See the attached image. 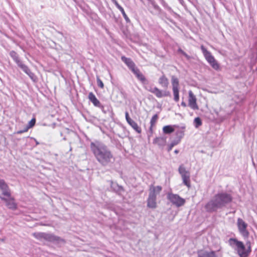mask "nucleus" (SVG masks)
Masks as SVG:
<instances>
[{"label":"nucleus","mask_w":257,"mask_h":257,"mask_svg":"<svg viewBox=\"0 0 257 257\" xmlns=\"http://www.w3.org/2000/svg\"><path fill=\"white\" fill-rule=\"evenodd\" d=\"M162 188L160 186H151L149 190V197L147 199V207L150 208H156L157 207L156 197L159 195Z\"/></svg>","instance_id":"4"},{"label":"nucleus","mask_w":257,"mask_h":257,"mask_svg":"<svg viewBox=\"0 0 257 257\" xmlns=\"http://www.w3.org/2000/svg\"><path fill=\"white\" fill-rule=\"evenodd\" d=\"M180 1V2L181 3L182 1H183V0H179Z\"/></svg>","instance_id":"43"},{"label":"nucleus","mask_w":257,"mask_h":257,"mask_svg":"<svg viewBox=\"0 0 257 257\" xmlns=\"http://www.w3.org/2000/svg\"><path fill=\"white\" fill-rule=\"evenodd\" d=\"M181 105L183 106V107H186L187 105L185 102L182 101L181 103Z\"/></svg>","instance_id":"38"},{"label":"nucleus","mask_w":257,"mask_h":257,"mask_svg":"<svg viewBox=\"0 0 257 257\" xmlns=\"http://www.w3.org/2000/svg\"><path fill=\"white\" fill-rule=\"evenodd\" d=\"M171 82L172 84V88H179V80L175 76H172Z\"/></svg>","instance_id":"25"},{"label":"nucleus","mask_w":257,"mask_h":257,"mask_svg":"<svg viewBox=\"0 0 257 257\" xmlns=\"http://www.w3.org/2000/svg\"><path fill=\"white\" fill-rule=\"evenodd\" d=\"M194 122L195 123V126L196 127H198L202 124V121L201 119L199 117H196L194 119Z\"/></svg>","instance_id":"28"},{"label":"nucleus","mask_w":257,"mask_h":257,"mask_svg":"<svg viewBox=\"0 0 257 257\" xmlns=\"http://www.w3.org/2000/svg\"><path fill=\"white\" fill-rule=\"evenodd\" d=\"M229 245L234 249L239 257H248L251 251V244L249 241L246 243V245L236 238H230L228 240Z\"/></svg>","instance_id":"3"},{"label":"nucleus","mask_w":257,"mask_h":257,"mask_svg":"<svg viewBox=\"0 0 257 257\" xmlns=\"http://www.w3.org/2000/svg\"><path fill=\"white\" fill-rule=\"evenodd\" d=\"M198 257H217L215 251H207L205 250L201 249L197 251Z\"/></svg>","instance_id":"13"},{"label":"nucleus","mask_w":257,"mask_h":257,"mask_svg":"<svg viewBox=\"0 0 257 257\" xmlns=\"http://www.w3.org/2000/svg\"><path fill=\"white\" fill-rule=\"evenodd\" d=\"M138 133H141L142 130L140 127H139L138 124L134 121L133 119L131 120L130 121L127 122Z\"/></svg>","instance_id":"21"},{"label":"nucleus","mask_w":257,"mask_h":257,"mask_svg":"<svg viewBox=\"0 0 257 257\" xmlns=\"http://www.w3.org/2000/svg\"><path fill=\"white\" fill-rule=\"evenodd\" d=\"M18 65L31 78V79L34 80L35 79V76L34 74L32 72L28 67L23 64L22 62Z\"/></svg>","instance_id":"16"},{"label":"nucleus","mask_w":257,"mask_h":257,"mask_svg":"<svg viewBox=\"0 0 257 257\" xmlns=\"http://www.w3.org/2000/svg\"><path fill=\"white\" fill-rule=\"evenodd\" d=\"M178 172L181 176L183 183L188 188L190 187V172L187 170L184 164H181L178 168Z\"/></svg>","instance_id":"5"},{"label":"nucleus","mask_w":257,"mask_h":257,"mask_svg":"<svg viewBox=\"0 0 257 257\" xmlns=\"http://www.w3.org/2000/svg\"><path fill=\"white\" fill-rule=\"evenodd\" d=\"M33 235L37 239L40 240H47L52 241L55 240V236L51 234L44 232H36L33 234Z\"/></svg>","instance_id":"8"},{"label":"nucleus","mask_w":257,"mask_h":257,"mask_svg":"<svg viewBox=\"0 0 257 257\" xmlns=\"http://www.w3.org/2000/svg\"><path fill=\"white\" fill-rule=\"evenodd\" d=\"M178 52L181 53L182 55H183L188 60H189L190 59V57L181 49L179 48L178 49Z\"/></svg>","instance_id":"32"},{"label":"nucleus","mask_w":257,"mask_h":257,"mask_svg":"<svg viewBox=\"0 0 257 257\" xmlns=\"http://www.w3.org/2000/svg\"><path fill=\"white\" fill-rule=\"evenodd\" d=\"M153 143L160 147H163L166 144V139L164 137L156 138L154 140Z\"/></svg>","instance_id":"19"},{"label":"nucleus","mask_w":257,"mask_h":257,"mask_svg":"<svg viewBox=\"0 0 257 257\" xmlns=\"http://www.w3.org/2000/svg\"><path fill=\"white\" fill-rule=\"evenodd\" d=\"M125 119H126V120L127 122H128L131 120H132V119L129 116V114H128V112H127V111H126L125 113Z\"/></svg>","instance_id":"34"},{"label":"nucleus","mask_w":257,"mask_h":257,"mask_svg":"<svg viewBox=\"0 0 257 257\" xmlns=\"http://www.w3.org/2000/svg\"><path fill=\"white\" fill-rule=\"evenodd\" d=\"M0 189L4 196L10 197L11 192L10 189L4 180H0Z\"/></svg>","instance_id":"12"},{"label":"nucleus","mask_w":257,"mask_h":257,"mask_svg":"<svg viewBox=\"0 0 257 257\" xmlns=\"http://www.w3.org/2000/svg\"><path fill=\"white\" fill-rule=\"evenodd\" d=\"M96 81H97V84L98 87H100L101 88H103L104 87V84L102 81L100 80L99 77L98 76H97L96 77Z\"/></svg>","instance_id":"31"},{"label":"nucleus","mask_w":257,"mask_h":257,"mask_svg":"<svg viewBox=\"0 0 257 257\" xmlns=\"http://www.w3.org/2000/svg\"><path fill=\"white\" fill-rule=\"evenodd\" d=\"M88 98L95 106L98 107L101 106L100 101L97 99V98L92 92H90L89 93Z\"/></svg>","instance_id":"17"},{"label":"nucleus","mask_w":257,"mask_h":257,"mask_svg":"<svg viewBox=\"0 0 257 257\" xmlns=\"http://www.w3.org/2000/svg\"><path fill=\"white\" fill-rule=\"evenodd\" d=\"M221 247H220V248H219V249H218V251H219V250L221 249Z\"/></svg>","instance_id":"41"},{"label":"nucleus","mask_w":257,"mask_h":257,"mask_svg":"<svg viewBox=\"0 0 257 257\" xmlns=\"http://www.w3.org/2000/svg\"><path fill=\"white\" fill-rule=\"evenodd\" d=\"M232 201L231 194L226 192L217 193L205 205V208L209 212H216L222 209Z\"/></svg>","instance_id":"2"},{"label":"nucleus","mask_w":257,"mask_h":257,"mask_svg":"<svg viewBox=\"0 0 257 257\" xmlns=\"http://www.w3.org/2000/svg\"><path fill=\"white\" fill-rule=\"evenodd\" d=\"M237 226L241 235L244 237H248L249 233L246 230L247 224L242 219H238Z\"/></svg>","instance_id":"9"},{"label":"nucleus","mask_w":257,"mask_h":257,"mask_svg":"<svg viewBox=\"0 0 257 257\" xmlns=\"http://www.w3.org/2000/svg\"><path fill=\"white\" fill-rule=\"evenodd\" d=\"M179 142H180V140H178V141H174L172 142L168 146V151L170 152L175 146H176V145H177L179 143Z\"/></svg>","instance_id":"29"},{"label":"nucleus","mask_w":257,"mask_h":257,"mask_svg":"<svg viewBox=\"0 0 257 257\" xmlns=\"http://www.w3.org/2000/svg\"><path fill=\"white\" fill-rule=\"evenodd\" d=\"M36 123V119L35 118H32L29 122L27 127L29 129L34 126Z\"/></svg>","instance_id":"30"},{"label":"nucleus","mask_w":257,"mask_h":257,"mask_svg":"<svg viewBox=\"0 0 257 257\" xmlns=\"http://www.w3.org/2000/svg\"><path fill=\"white\" fill-rule=\"evenodd\" d=\"M122 61L133 72L138 68L136 66L134 62L130 58H127L125 56L121 57Z\"/></svg>","instance_id":"15"},{"label":"nucleus","mask_w":257,"mask_h":257,"mask_svg":"<svg viewBox=\"0 0 257 257\" xmlns=\"http://www.w3.org/2000/svg\"><path fill=\"white\" fill-rule=\"evenodd\" d=\"M174 96V99L176 102H178L179 100V88H172Z\"/></svg>","instance_id":"26"},{"label":"nucleus","mask_w":257,"mask_h":257,"mask_svg":"<svg viewBox=\"0 0 257 257\" xmlns=\"http://www.w3.org/2000/svg\"><path fill=\"white\" fill-rule=\"evenodd\" d=\"M180 1V2L181 3L182 1H183V0H179Z\"/></svg>","instance_id":"42"},{"label":"nucleus","mask_w":257,"mask_h":257,"mask_svg":"<svg viewBox=\"0 0 257 257\" xmlns=\"http://www.w3.org/2000/svg\"><path fill=\"white\" fill-rule=\"evenodd\" d=\"M116 8L120 11L121 14H122V16L125 19L126 23L130 22V20L129 19L128 17L127 16L126 14H125L123 8L121 7L119 4L116 5Z\"/></svg>","instance_id":"23"},{"label":"nucleus","mask_w":257,"mask_h":257,"mask_svg":"<svg viewBox=\"0 0 257 257\" xmlns=\"http://www.w3.org/2000/svg\"><path fill=\"white\" fill-rule=\"evenodd\" d=\"M159 83L164 88H167L169 85L168 79L163 75L159 79Z\"/></svg>","instance_id":"20"},{"label":"nucleus","mask_w":257,"mask_h":257,"mask_svg":"<svg viewBox=\"0 0 257 257\" xmlns=\"http://www.w3.org/2000/svg\"><path fill=\"white\" fill-rule=\"evenodd\" d=\"M10 55L17 65H19L22 62L20 60L18 55L16 52L14 51H11L10 53Z\"/></svg>","instance_id":"22"},{"label":"nucleus","mask_w":257,"mask_h":257,"mask_svg":"<svg viewBox=\"0 0 257 257\" xmlns=\"http://www.w3.org/2000/svg\"><path fill=\"white\" fill-rule=\"evenodd\" d=\"M197 99L192 91H189L188 105L193 110L199 109L196 102Z\"/></svg>","instance_id":"11"},{"label":"nucleus","mask_w":257,"mask_h":257,"mask_svg":"<svg viewBox=\"0 0 257 257\" xmlns=\"http://www.w3.org/2000/svg\"><path fill=\"white\" fill-rule=\"evenodd\" d=\"M147 89L154 94L158 98H161L164 96L170 95V92L169 91L161 90L156 87H150Z\"/></svg>","instance_id":"10"},{"label":"nucleus","mask_w":257,"mask_h":257,"mask_svg":"<svg viewBox=\"0 0 257 257\" xmlns=\"http://www.w3.org/2000/svg\"><path fill=\"white\" fill-rule=\"evenodd\" d=\"M111 1L116 7V5L118 4V3H117V2L116 0H111Z\"/></svg>","instance_id":"37"},{"label":"nucleus","mask_w":257,"mask_h":257,"mask_svg":"<svg viewBox=\"0 0 257 257\" xmlns=\"http://www.w3.org/2000/svg\"><path fill=\"white\" fill-rule=\"evenodd\" d=\"M133 72L140 81L143 83H145L146 80V78L138 68L136 69Z\"/></svg>","instance_id":"18"},{"label":"nucleus","mask_w":257,"mask_h":257,"mask_svg":"<svg viewBox=\"0 0 257 257\" xmlns=\"http://www.w3.org/2000/svg\"><path fill=\"white\" fill-rule=\"evenodd\" d=\"M29 128L26 126L24 130L19 131L17 132V134H21L25 132H27L28 131Z\"/></svg>","instance_id":"35"},{"label":"nucleus","mask_w":257,"mask_h":257,"mask_svg":"<svg viewBox=\"0 0 257 257\" xmlns=\"http://www.w3.org/2000/svg\"><path fill=\"white\" fill-rule=\"evenodd\" d=\"M201 49L208 62L214 69L216 70L217 69L219 68V65L215 60L214 57L211 55L210 52L207 51V49L203 45L201 46Z\"/></svg>","instance_id":"6"},{"label":"nucleus","mask_w":257,"mask_h":257,"mask_svg":"<svg viewBox=\"0 0 257 257\" xmlns=\"http://www.w3.org/2000/svg\"><path fill=\"white\" fill-rule=\"evenodd\" d=\"M177 136L179 137V140H180V139L183 137L184 136V133H183V131H181L180 132H178L177 134Z\"/></svg>","instance_id":"33"},{"label":"nucleus","mask_w":257,"mask_h":257,"mask_svg":"<svg viewBox=\"0 0 257 257\" xmlns=\"http://www.w3.org/2000/svg\"><path fill=\"white\" fill-rule=\"evenodd\" d=\"M69 130L68 129H64L63 132L61 133V135L62 136L63 134L68 133Z\"/></svg>","instance_id":"36"},{"label":"nucleus","mask_w":257,"mask_h":257,"mask_svg":"<svg viewBox=\"0 0 257 257\" xmlns=\"http://www.w3.org/2000/svg\"><path fill=\"white\" fill-rule=\"evenodd\" d=\"M163 131L164 133L169 134L174 132L175 130L171 125H166L163 127Z\"/></svg>","instance_id":"24"},{"label":"nucleus","mask_w":257,"mask_h":257,"mask_svg":"<svg viewBox=\"0 0 257 257\" xmlns=\"http://www.w3.org/2000/svg\"><path fill=\"white\" fill-rule=\"evenodd\" d=\"M63 140H67L66 136H65V137L63 138Z\"/></svg>","instance_id":"40"},{"label":"nucleus","mask_w":257,"mask_h":257,"mask_svg":"<svg viewBox=\"0 0 257 257\" xmlns=\"http://www.w3.org/2000/svg\"><path fill=\"white\" fill-rule=\"evenodd\" d=\"M168 199L172 204L178 207L183 206L185 203V199L177 194L169 193L168 195Z\"/></svg>","instance_id":"7"},{"label":"nucleus","mask_w":257,"mask_h":257,"mask_svg":"<svg viewBox=\"0 0 257 257\" xmlns=\"http://www.w3.org/2000/svg\"><path fill=\"white\" fill-rule=\"evenodd\" d=\"M9 198L3 197L0 195V198L6 202L7 206L12 209H15L17 208V205L14 201V199L10 197Z\"/></svg>","instance_id":"14"},{"label":"nucleus","mask_w":257,"mask_h":257,"mask_svg":"<svg viewBox=\"0 0 257 257\" xmlns=\"http://www.w3.org/2000/svg\"><path fill=\"white\" fill-rule=\"evenodd\" d=\"M91 149L97 161L105 166L112 163L114 160L112 154L103 143L95 141L91 143Z\"/></svg>","instance_id":"1"},{"label":"nucleus","mask_w":257,"mask_h":257,"mask_svg":"<svg viewBox=\"0 0 257 257\" xmlns=\"http://www.w3.org/2000/svg\"><path fill=\"white\" fill-rule=\"evenodd\" d=\"M174 153L176 154H177L178 153H179V150H175V151H174Z\"/></svg>","instance_id":"39"},{"label":"nucleus","mask_w":257,"mask_h":257,"mask_svg":"<svg viewBox=\"0 0 257 257\" xmlns=\"http://www.w3.org/2000/svg\"><path fill=\"white\" fill-rule=\"evenodd\" d=\"M158 119V114H155L152 118H151L150 123H151V127L150 129H152V127L156 123V121H157Z\"/></svg>","instance_id":"27"}]
</instances>
